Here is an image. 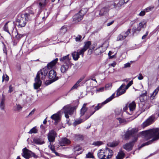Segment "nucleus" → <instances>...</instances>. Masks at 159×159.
Wrapping results in <instances>:
<instances>
[{"instance_id":"obj_21","label":"nucleus","mask_w":159,"mask_h":159,"mask_svg":"<svg viewBox=\"0 0 159 159\" xmlns=\"http://www.w3.org/2000/svg\"><path fill=\"white\" fill-rule=\"evenodd\" d=\"M71 65L64 64L61 66L60 70L61 72L62 73H66L68 70L69 66H71Z\"/></svg>"},{"instance_id":"obj_31","label":"nucleus","mask_w":159,"mask_h":159,"mask_svg":"<svg viewBox=\"0 0 159 159\" xmlns=\"http://www.w3.org/2000/svg\"><path fill=\"white\" fill-rule=\"evenodd\" d=\"M119 143L118 141L113 142L111 143H109L107 144L108 146L111 147H114L117 146Z\"/></svg>"},{"instance_id":"obj_46","label":"nucleus","mask_w":159,"mask_h":159,"mask_svg":"<svg viewBox=\"0 0 159 159\" xmlns=\"http://www.w3.org/2000/svg\"><path fill=\"white\" fill-rule=\"evenodd\" d=\"M9 80V77L7 75L5 74L3 75L2 77V81H3L4 80L7 81Z\"/></svg>"},{"instance_id":"obj_13","label":"nucleus","mask_w":159,"mask_h":159,"mask_svg":"<svg viewBox=\"0 0 159 159\" xmlns=\"http://www.w3.org/2000/svg\"><path fill=\"white\" fill-rule=\"evenodd\" d=\"M137 140V137H134L132 142L126 143L124 145V148L128 151L131 150L133 146V142H134L136 141Z\"/></svg>"},{"instance_id":"obj_17","label":"nucleus","mask_w":159,"mask_h":159,"mask_svg":"<svg viewBox=\"0 0 159 159\" xmlns=\"http://www.w3.org/2000/svg\"><path fill=\"white\" fill-rule=\"evenodd\" d=\"M23 152L21 153L22 156L26 159H29L31 157V152L29 150L26 148H24L22 150Z\"/></svg>"},{"instance_id":"obj_19","label":"nucleus","mask_w":159,"mask_h":159,"mask_svg":"<svg viewBox=\"0 0 159 159\" xmlns=\"http://www.w3.org/2000/svg\"><path fill=\"white\" fill-rule=\"evenodd\" d=\"M125 86V84H123L117 90L116 95L117 96H120L125 93L126 91L125 89H124Z\"/></svg>"},{"instance_id":"obj_28","label":"nucleus","mask_w":159,"mask_h":159,"mask_svg":"<svg viewBox=\"0 0 159 159\" xmlns=\"http://www.w3.org/2000/svg\"><path fill=\"white\" fill-rule=\"evenodd\" d=\"M159 90V86L158 87L153 91L152 94L150 96V98L151 99H153L154 98L156 95L157 94L158 91Z\"/></svg>"},{"instance_id":"obj_57","label":"nucleus","mask_w":159,"mask_h":159,"mask_svg":"<svg viewBox=\"0 0 159 159\" xmlns=\"http://www.w3.org/2000/svg\"><path fill=\"white\" fill-rule=\"evenodd\" d=\"M145 24V23H143L142 22H140L139 24V26L141 27V28H142L144 27V25Z\"/></svg>"},{"instance_id":"obj_25","label":"nucleus","mask_w":159,"mask_h":159,"mask_svg":"<svg viewBox=\"0 0 159 159\" xmlns=\"http://www.w3.org/2000/svg\"><path fill=\"white\" fill-rule=\"evenodd\" d=\"M98 157L100 159H106L103 151V149H100L98 153Z\"/></svg>"},{"instance_id":"obj_40","label":"nucleus","mask_w":159,"mask_h":159,"mask_svg":"<svg viewBox=\"0 0 159 159\" xmlns=\"http://www.w3.org/2000/svg\"><path fill=\"white\" fill-rule=\"evenodd\" d=\"M82 120L81 119L76 120L74 122V125L76 126V125L81 123L82 122Z\"/></svg>"},{"instance_id":"obj_23","label":"nucleus","mask_w":159,"mask_h":159,"mask_svg":"<svg viewBox=\"0 0 159 159\" xmlns=\"http://www.w3.org/2000/svg\"><path fill=\"white\" fill-rule=\"evenodd\" d=\"M33 141L37 144H42L44 143L43 140L40 138L34 139L33 140Z\"/></svg>"},{"instance_id":"obj_16","label":"nucleus","mask_w":159,"mask_h":159,"mask_svg":"<svg viewBox=\"0 0 159 159\" xmlns=\"http://www.w3.org/2000/svg\"><path fill=\"white\" fill-rule=\"evenodd\" d=\"M71 141L66 138H63L61 139L59 141V144L61 146H66L70 144Z\"/></svg>"},{"instance_id":"obj_43","label":"nucleus","mask_w":159,"mask_h":159,"mask_svg":"<svg viewBox=\"0 0 159 159\" xmlns=\"http://www.w3.org/2000/svg\"><path fill=\"white\" fill-rule=\"evenodd\" d=\"M102 144V142L101 141H96L93 143V145L96 146H99Z\"/></svg>"},{"instance_id":"obj_33","label":"nucleus","mask_w":159,"mask_h":159,"mask_svg":"<svg viewBox=\"0 0 159 159\" xmlns=\"http://www.w3.org/2000/svg\"><path fill=\"white\" fill-rule=\"evenodd\" d=\"M91 43L90 41H88L85 43V44L83 48L86 50L91 45Z\"/></svg>"},{"instance_id":"obj_56","label":"nucleus","mask_w":159,"mask_h":159,"mask_svg":"<svg viewBox=\"0 0 159 159\" xmlns=\"http://www.w3.org/2000/svg\"><path fill=\"white\" fill-rule=\"evenodd\" d=\"M145 10L141 11L139 14V16H143L145 15Z\"/></svg>"},{"instance_id":"obj_41","label":"nucleus","mask_w":159,"mask_h":159,"mask_svg":"<svg viewBox=\"0 0 159 159\" xmlns=\"http://www.w3.org/2000/svg\"><path fill=\"white\" fill-rule=\"evenodd\" d=\"M86 157L87 158H94V157L93 156V153L89 152L86 155Z\"/></svg>"},{"instance_id":"obj_26","label":"nucleus","mask_w":159,"mask_h":159,"mask_svg":"<svg viewBox=\"0 0 159 159\" xmlns=\"http://www.w3.org/2000/svg\"><path fill=\"white\" fill-rule=\"evenodd\" d=\"M125 156V153L122 151H120L116 157V159H122Z\"/></svg>"},{"instance_id":"obj_10","label":"nucleus","mask_w":159,"mask_h":159,"mask_svg":"<svg viewBox=\"0 0 159 159\" xmlns=\"http://www.w3.org/2000/svg\"><path fill=\"white\" fill-rule=\"evenodd\" d=\"M131 30L128 29L126 32H122L117 37V40L119 41L124 39L130 33Z\"/></svg>"},{"instance_id":"obj_1","label":"nucleus","mask_w":159,"mask_h":159,"mask_svg":"<svg viewBox=\"0 0 159 159\" xmlns=\"http://www.w3.org/2000/svg\"><path fill=\"white\" fill-rule=\"evenodd\" d=\"M140 134L144 136V139L146 140L150 139L151 138L152 139L145 143H143L141 147H143L145 145H148L152 143L154 141H156L159 139V128L152 129L141 132Z\"/></svg>"},{"instance_id":"obj_22","label":"nucleus","mask_w":159,"mask_h":159,"mask_svg":"<svg viewBox=\"0 0 159 159\" xmlns=\"http://www.w3.org/2000/svg\"><path fill=\"white\" fill-rule=\"evenodd\" d=\"M58 60V58H56L54 60L52 61L49 63H48L47 65V67L50 69L53 67L57 63Z\"/></svg>"},{"instance_id":"obj_48","label":"nucleus","mask_w":159,"mask_h":159,"mask_svg":"<svg viewBox=\"0 0 159 159\" xmlns=\"http://www.w3.org/2000/svg\"><path fill=\"white\" fill-rule=\"evenodd\" d=\"M80 85L77 83H76V84L74 85L71 88V90H72L74 89H77L78 87L80 86Z\"/></svg>"},{"instance_id":"obj_35","label":"nucleus","mask_w":159,"mask_h":159,"mask_svg":"<svg viewBox=\"0 0 159 159\" xmlns=\"http://www.w3.org/2000/svg\"><path fill=\"white\" fill-rule=\"evenodd\" d=\"M82 150V148L79 145H76L74 147V151L75 152L79 151Z\"/></svg>"},{"instance_id":"obj_58","label":"nucleus","mask_w":159,"mask_h":159,"mask_svg":"<svg viewBox=\"0 0 159 159\" xmlns=\"http://www.w3.org/2000/svg\"><path fill=\"white\" fill-rule=\"evenodd\" d=\"M117 119L119 120V121L120 123H123L124 122V121H125V120H124V119H121V118H118Z\"/></svg>"},{"instance_id":"obj_3","label":"nucleus","mask_w":159,"mask_h":159,"mask_svg":"<svg viewBox=\"0 0 159 159\" xmlns=\"http://www.w3.org/2000/svg\"><path fill=\"white\" fill-rule=\"evenodd\" d=\"M28 16H30V15L27 14H21L18 16L16 20V24L19 28L25 26L28 20L30 19Z\"/></svg>"},{"instance_id":"obj_39","label":"nucleus","mask_w":159,"mask_h":159,"mask_svg":"<svg viewBox=\"0 0 159 159\" xmlns=\"http://www.w3.org/2000/svg\"><path fill=\"white\" fill-rule=\"evenodd\" d=\"M0 107L1 109L4 110L5 109L4 101V99H2L0 104Z\"/></svg>"},{"instance_id":"obj_61","label":"nucleus","mask_w":159,"mask_h":159,"mask_svg":"<svg viewBox=\"0 0 159 159\" xmlns=\"http://www.w3.org/2000/svg\"><path fill=\"white\" fill-rule=\"evenodd\" d=\"M35 111V109H33L29 113V115H28V116H30V115H31L33 114Z\"/></svg>"},{"instance_id":"obj_12","label":"nucleus","mask_w":159,"mask_h":159,"mask_svg":"<svg viewBox=\"0 0 159 159\" xmlns=\"http://www.w3.org/2000/svg\"><path fill=\"white\" fill-rule=\"evenodd\" d=\"M56 136V133L54 130H52L49 132L48 134V138L50 143L54 141Z\"/></svg>"},{"instance_id":"obj_47","label":"nucleus","mask_w":159,"mask_h":159,"mask_svg":"<svg viewBox=\"0 0 159 159\" xmlns=\"http://www.w3.org/2000/svg\"><path fill=\"white\" fill-rule=\"evenodd\" d=\"M49 14L47 10H46L44 12V16L43 17L42 19H45L47 18Z\"/></svg>"},{"instance_id":"obj_54","label":"nucleus","mask_w":159,"mask_h":159,"mask_svg":"<svg viewBox=\"0 0 159 159\" xmlns=\"http://www.w3.org/2000/svg\"><path fill=\"white\" fill-rule=\"evenodd\" d=\"M124 65V68L129 67H130V63H129V62L125 64Z\"/></svg>"},{"instance_id":"obj_5","label":"nucleus","mask_w":159,"mask_h":159,"mask_svg":"<svg viewBox=\"0 0 159 159\" xmlns=\"http://www.w3.org/2000/svg\"><path fill=\"white\" fill-rule=\"evenodd\" d=\"M138 131V129L136 128H134L130 129L129 128L126 131L125 134L124 135L123 139L124 140H127L129 139L130 136L134 135L135 137H139V134H136V133Z\"/></svg>"},{"instance_id":"obj_51","label":"nucleus","mask_w":159,"mask_h":159,"mask_svg":"<svg viewBox=\"0 0 159 159\" xmlns=\"http://www.w3.org/2000/svg\"><path fill=\"white\" fill-rule=\"evenodd\" d=\"M143 76L140 73L138 75V79L139 80H142L143 79Z\"/></svg>"},{"instance_id":"obj_34","label":"nucleus","mask_w":159,"mask_h":159,"mask_svg":"<svg viewBox=\"0 0 159 159\" xmlns=\"http://www.w3.org/2000/svg\"><path fill=\"white\" fill-rule=\"evenodd\" d=\"M22 108V107L20 105L16 104V106L14 107L13 110L16 111H20Z\"/></svg>"},{"instance_id":"obj_4","label":"nucleus","mask_w":159,"mask_h":159,"mask_svg":"<svg viewBox=\"0 0 159 159\" xmlns=\"http://www.w3.org/2000/svg\"><path fill=\"white\" fill-rule=\"evenodd\" d=\"M87 11V10L86 8H83L81 9L78 13L75 15L73 17V23H77L82 20Z\"/></svg>"},{"instance_id":"obj_27","label":"nucleus","mask_w":159,"mask_h":159,"mask_svg":"<svg viewBox=\"0 0 159 159\" xmlns=\"http://www.w3.org/2000/svg\"><path fill=\"white\" fill-rule=\"evenodd\" d=\"M86 103L84 104L82 108L80 110V114L81 116L83 115L87 111V109L86 107Z\"/></svg>"},{"instance_id":"obj_11","label":"nucleus","mask_w":159,"mask_h":159,"mask_svg":"<svg viewBox=\"0 0 159 159\" xmlns=\"http://www.w3.org/2000/svg\"><path fill=\"white\" fill-rule=\"evenodd\" d=\"M69 54L61 57L59 59V60L61 63H64V64L71 65L72 64L70 62V58L69 57Z\"/></svg>"},{"instance_id":"obj_60","label":"nucleus","mask_w":159,"mask_h":159,"mask_svg":"<svg viewBox=\"0 0 159 159\" xmlns=\"http://www.w3.org/2000/svg\"><path fill=\"white\" fill-rule=\"evenodd\" d=\"M30 13L31 14V15L29 13H27V14H29L30 15V16H28V18H29L30 19H28V20H31V19L32 18V16H33V14H34V13L30 12Z\"/></svg>"},{"instance_id":"obj_7","label":"nucleus","mask_w":159,"mask_h":159,"mask_svg":"<svg viewBox=\"0 0 159 159\" xmlns=\"http://www.w3.org/2000/svg\"><path fill=\"white\" fill-rule=\"evenodd\" d=\"M48 77L50 80L46 82V84L47 85L51 84L59 79V77L57 76L56 72L54 70H51L49 71L48 74Z\"/></svg>"},{"instance_id":"obj_9","label":"nucleus","mask_w":159,"mask_h":159,"mask_svg":"<svg viewBox=\"0 0 159 159\" xmlns=\"http://www.w3.org/2000/svg\"><path fill=\"white\" fill-rule=\"evenodd\" d=\"M129 0H119V1L117 4L113 2L111 4V7L113 6V8H115L116 10H119L121 6L125 3H126L128 2Z\"/></svg>"},{"instance_id":"obj_29","label":"nucleus","mask_w":159,"mask_h":159,"mask_svg":"<svg viewBox=\"0 0 159 159\" xmlns=\"http://www.w3.org/2000/svg\"><path fill=\"white\" fill-rule=\"evenodd\" d=\"M108 11V9L106 7H104L100 10L99 14L100 16H102L107 14Z\"/></svg>"},{"instance_id":"obj_64","label":"nucleus","mask_w":159,"mask_h":159,"mask_svg":"<svg viewBox=\"0 0 159 159\" xmlns=\"http://www.w3.org/2000/svg\"><path fill=\"white\" fill-rule=\"evenodd\" d=\"M84 79V77H81L80 79L77 82V83L79 84L80 83V82Z\"/></svg>"},{"instance_id":"obj_36","label":"nucleus","mask_w":159,"mask_h":159,"mask_svg":"<svg viewBox=\"0 0 159 159\" xmlns=\"http://www.w3.org/2000/svg\"><path fill=\"white\" fill-rule=\"evenodd\" d=\"M38 130L36 128V127H34L33 128L31 129L28 133L30 134H32V133H36L37 132Z\"/></svg>"},{"instance_id":"obj_59","label":"nucleus","mask_w":159,"mask_h":159,"mask_svg":"<svg viewBox=\"0 0 159 159\" xmlns=\"http://www.w3.org/2000/svg\"><path fill=\"white\" fill-rule=\"evenodd\" d=\"M104 87H101L97 89V91L98 92H102L104 89Z\"/></svg>"},{"instance_id":"obj_63","label":"nucleus","mask_w":159,"mask_h":159,"mask_svg":"<svg viewBox=\"0 0 159 159\" xmlns=\"http://www.w3.org/2000/svg\"><path fill=\"white\" fill-rule=\"evenodd\" d=\"M148 31L146 32V33L145 34V35H143L142 36V39H145L146 38V36L148 35Z\"/></svg>"},{"instance_id":"obj_52","label":"nucleus","mask_w":159,"mask_h":159,"mask_svg":"<svg viewBox=\"0 0 159 159\" xmlns=\"http://www.w3.org/2000/svg\"><path fill=\"white\" fill-rule=\"evenodd\" d=\"M9 90H8V92L9 93H11L13 91V88L12 87L11 85H10L9 87Z\"/></svg>"},{"instance_id":"obj_32","label":"nucleus","mask_w":159,"mask_h":159,"mask_svg":"<svg viewBox=\"0 0 159 159\" xmlns=\"http://www.w3.org/2000/svg\"><path fill=\"white\" fill-rule=\"evenodd\" d=\"M49 147L52 152L54 153L56 156H59V154L58 153L55 151L54 146L53 145H51L50 146H49Z\"/></svg>"},{"instance_id":"obj_37","label":"nucleus","mask_w":159,"mask_h":159,"mask_svg":"<svg viewBox=\"0 0 159 159\" xmlns=\"http://www.w3.org/2000/svg\"><path fill=\"white\" fill-rule=\"evenodd\" d=\"M8 22H7L4 25L3 28L4 30L7 32L8 33L10 34V33L9 32V30H8Z\"/></svg>"},{"instance_id":"obj_24","label":"nucleus","mask_w":159,"mask_h":159,"mask_svg":"<svg viewBox=\"0 0 159 159\" xmlns=\"http://www.w3.org/2000/svg\"><path fill=\"white\" fill-rule=\"evenodd\" d=\"M67 27L66 26H63L60 29L59 32V34L61 35H63L67 31Z\"/></svg>"},{"instance_id":"obj_6","label":"nucleus","mask_w":159,"mask_h":159,"mask_svg":"<svg viewBox=\"0 0 159 159\" xmlns=\"http://www.w3.org/2000/svg\"><path fill=\"white\" fill-rule=\"evenodd\" d=\"M115 93H113L112 95L110 97L107 98L105 101L101 103H98V105L96 106L93 109V111H92V112H90V116L88 117L86 119H88L89 117L93 114L94 112L97 110H98L104 105L106 104L107 103L111 101L113 98L115 97Z\"/></svg>"},{"instance_id":"obj_20","label":"nucleus","mask_w":159,"mask_h":159,"mask_svg":"<svg viewBox=\"0 0 159 159\" xmlns=\"http://www.w3.org/2000/svg\"><path fill=\"white\" fill-rule=\"evenodd\" d=\"M51 118L55 121H57L60 120L61 118L60 112L58 111L57 113L53 114L51 116Z\"/></svg>"},{"instance_id":"obj_44","label":"nucleus","mask_w":159,"mask_h":159,"mask_svg":"<svg viewBox=\"0 0 159 159\" xmlns=\"http://www.w3.org/2000/svg\"><path fill=\"white\" fill-rule=\"evenodd\" d=\"M23 36V34L17 33V34L15 36V38L18 40H19Z\"/></svg>"},{"instance_id":"obj_38","label":"nucleus","mask_w":159,"mask_h":159,"mask_svg":"<svg viewBox=\"0 0 159 159\" xmlns=\"http://www.w3.org/2000/svg\"><path fill=\"white\" fill-rule=\"evenodd\" d=\"M46 5V0H44L42 2H40L39 4V5L41 8L45 7Z\"/></svg>"},{"instance_id":"obj_45","label":"nucleus","mask_w":159,"mask_h":159,"mask_svg":"<svg viewBox=\"0 0 159 159\" xmlns=\"http://www.w3.org/2000/svg\"><path fill=\"white\" fill-rule=\"evenodd\" d=\"M154 8V7L150 6V7H148L147 8H146L145 9V11L146 12H148L151 11Z\"/></svg>"},{"instance_id":"obj_2","label":"nucleus","mask_w":159,"mask_h":159,"mask_svg":"<svg viewBox=\"0 0 159 159\" xmlns=\"http://www.w3.org/2000/svg\"><path fill=\"white\" fill-rule=\"evenodd\" d=\"M48 72V68L46 67L43 68L38 72L35 78V83L34 84V89H37L41 86L42 81L40 79L44 80Z\"/></svg>"},{"instance_id":"obj_15","label":"nucleus","mask_w":159,"mask_h":159,"mask_svg":"<svg viewBox=\"0 0 159 159\" xmlns=\"http://www.w3.org/2000/svg\"><path fill=\"white\" fill-rule=\"evenodd\" d=\"M154 117L150 116L142 124V127L144 128L154 122Z\"/></svg>"},{"instance_id":"obj_49","label":"nucleus","mask_w":159,"mask_h":159,"mask_svg":"<svg viewBox=\"0 0 159 159\" xmlns=\"http://www.w3.org/2000/svg\"><path fill=\"white\" fill-rule=\"evenodd\" d=\"M82 36L80 35H78L75 38V39L76 42H79L80 41Z\"/></svg>"},{"instance_id":"obj_62","label":"nucleus","mask_w":159,"mask_h":159,"mask_svg":"<svg viewBox=\"0 0 159 159\" xmlns=\"http://www.w3.org/2000/svg\"><path fill=\"white\" fill-rule=\"evenodd\" d=\"M128 108L129 107L128 106V103H127L125 107L123 108V110L124 111H125L128 109Z\"/></svg>"},{"instance_id":"obj_53","label":"nucleus","mask_w":159,"mask_h":159,"mask_svg":"<svg viewBox=\"0 0 159 159\" xmlns=\"http://www.w3.org/2000/svg\"><path fill=\"white\" fill-rule=\"evenodd\" d=\"M95 52L96 55H99L101 53L100 50L99 49H97L95 51Z\"/></svg>"},{"instance_id":"obj_18","label":"nucleus","mask_w":159,"mask_h":159,"mask_svg":"<svg viewBox=\"0 0 159 159\" xmlns=\"http://www.w3.org/2000/svg\"><path fill=\"white\" fill-rule=\"evenodd\" d=\"M128 106L129 108V111H128L127 112L129 114L131 115L135 110L136 104L134 101H133L130 103H128Z\"/></svg>"},{"instance_id":"obj_8","label":"nucleus","mask_w":159,"mask_h":159,"mask_svg":"<svg viewBox=\"0 0 159 159\" xmlns=\"http://www.w3.org/2000/svg\"><path fill=\"white\" fill-rule=\"evenodd\" d=\"M65 116L66 118H69V115H71L74 111L76 109V107H71L69 105H66L63 107Z\"/></svg>"},{"instance_id":"obj_55","label":"nucleus","mask_w":159,"mask_h":159,"mask_svg":"<svg viewBox=\"0 0 159 159\" xmlns=\"http://www.w3.org/2000/svg\"><path fill=\"white\" fill-rule=\"evenodd\" d=\"M32 156L35 158H37L38 157L34 153L32 152H31V157Z\"/></svg>"},{"instance_id":"obj_50","label":"nucleus","mask_w":159,"mask_h":159,"mask_svg":"<svg viewBox=\"0 0 159 159\" xmlns=\"http://www.w3.org/2000/svg\"><path fill=\"white\" fill-rule=\"evenodd\" d=\"M111 84H107L105 85V89L106 90H108L111 88Z\"/></svg>"},{"instance_id":"obj_42","label":"nucleus","mask_w":159,"mask_h":159,"mask_svg":"<svg viewBox=\"0 0 159 159\" xmlns=\"http://www.w3.org/2000/svg\"><path fill=\"white\" fill-rule=\"evenodd\" d=\"M86 50H85L84 48H83L81 50H80L79 52H78V53L79 54V56L80 55H82V57H83L84 53Z\"/></svg>"},{"instance_id":"obj_14","label":"nucleus","mask_w":159,"mask_h":159,"mask_svg":"<svg viewBox=\"0 0 159 159\" xmlns=\"http://www.w3.org/2000/svg\"><path fill=\"white\" fill-rule=\"evenodd\" d=\"M104 156L106 159L110 158L113 155V151L108 148H106L105 149H103Z\"/></svg>"},{"instance_id":"obj_30","label":"nucleus","mask_w":159,"mask_h":159,"mask_svg":"<svg viewBox=\"0 0 159 159\" xmlns=\"http://www.w3.org/2000/svg\"><path fill=\"white\" fill-rule=\"evenodd\" d=\"M72 56L73 59L75 61L77 60L80 57L78 52H76L75 51L74 52L72 53Z\"/></svg>"}]
</instances>
